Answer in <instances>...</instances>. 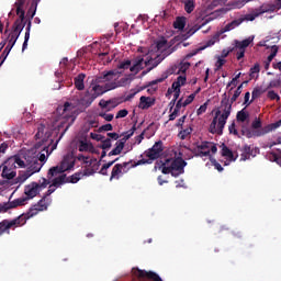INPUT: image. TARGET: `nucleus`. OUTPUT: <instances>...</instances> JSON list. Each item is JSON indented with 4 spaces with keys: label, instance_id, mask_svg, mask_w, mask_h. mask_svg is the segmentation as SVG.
Instances as JSON below:
<instances>
[{
    "label": "nucleus",
    "instance_id": "obj_36",
    "mask_svg": "<svg viewBox=\"0 0 281 281\" xmlns=\"http://www.w3.org/2000/svg\"><path fill=\"white\" fill-rule=\"evenodd\" d=\"M63 169L60 168V165L52 167L48 172L47 177L48 179H52L53 177H58V175H63Z\"/></svg>",
    "mask_w": 281,
    "mask_h": 281
},
{
    "label": "nucleus",
    "instance_id": "obj_19",
    "mask_svg": "<svg viewBox=\"0 0 281 281\" xmlns=\"http://www.w3.org/2000/svg\"><path fill=\"white\" fill-rule=\"evenodd\" d=\"M52 136V133L47 131L45 124L41 123L37 127V133L35 134L36 139H42V144H45Z\"/></svg>",
    "mask_w": 281,
    "mask_h": 281
},
{
    "label": "nucleus",
    "instance_id": "obj_37",
    "mask_svg": "<svg viewBox=\"0 0 281 281\" xmlns=\"http://www.w3.org/2000/svg\"><path fill=\"white\" fill-rule=\"evenodd\" d=\"M187 81L188 79L186 78V75H180L172 83V89H181V87H183Z\"/></svg>",
    "mask_w": 281,
    "mask_h": 281
},
{
    "label": "nucleus",
    "instance_id": "obj_27",
    "mask_svg": "<svg viewBox=\"0 0 281 281\" xmlns=\"http://www.w3.org/2000/svg\"><path fill=\"white\" fill-rule=\"evenodd\" d=\"M251 43H254V36H249L248 38H246L244 41H236L235 47H236V49H243L245 52V49H247V47H249V45H251Z\"/></svg>",
    "mask_w": 281,
    "mask_h": 281
},
{
    "label": "nucleus",
    "instance_id": "obj_18",
    "mask_svg": "<svg viewBox=\"0 0 281 281\" xmlns=\"http://www.w3.org/2000/svg\"><path fill=\"white\" fill-rule=\"evenodd\" d=\"M111 83H105L104 86H100V83H97L92 87L91 93L94 95V99L100 98V95H104L106 91H113V88H110Z\"/></svg>",
    "mask_w": 281,
    "mask_h": 281
},
{
    "label": "nucleus",
    "instance_id": "obj_56",
    "mask_svg": "<svg viewBox=\"0 0 281 281\" xmlns=\"http://www.w3.org/2000/svg\"><path fill=\"white\" fill-rule=\"evenodd\" d=\"M261 93H265V91H262V89L260 88H254L252 92H251V98L252 100H258V98H260Z\"/></svg>",
    "mask_w": 281,
    "mask_h": 281
},
{
    "label": "nucleus",
    "instance_id": "obj_54",
    "mask_svg": "<svg viewBox=\"0 0 281 281\" xmlns=\"http://www.w3.org/2000/svg\"><path fill=\"white\" fill-rule=\"evenodd\" d=\"M25 23H21V22H14L12 25V30L13 32H19V34H21L25 27Z\"/></svg>",
    "mask_w": 281,
    "mask_h": 281
},
{
    "label": "nucleus",
    "instance_id": "obj_51",
    "mask_svg": "<svg viewBox=\"0 0 281 281\" xmlns=\"http://www.w3.org/2000/svg\"><path fill=\"white\" fill-rule=\"evenodd\" d=\"M210 146H212V143L210 142H202L201 145H198L199 150H202V153H207L209 151V157L210 155Z\"/></svg>",
    "mask_w": 281,
    "mask_h": 281
},
{
    "label": "nucleus",
    "instance_id": "obj_24",
    "mask_svg": "<svg viewBox=\"0 0 281 281\" xmlns=\"http://www.w3.org/2000/svg\"><path fill=\"white\" fill-rule=\"evenodd\" d=\"M126 145V139L122 138L120 140L116 142L115 144V148L112 149L109 154L108 157H113L115 155H121L122 150H124V146Z\"/></svg>",
    "mask_w": 281,
    "mask_h": 281
},
{
    "label": "nucleus",
    "instance_id": "obj_14",
    "mask_svg": "<svg viewBox=\"0 0 281 281\" xmlns=\"http://www.w3.org/2000/svg\"><path fill=\"white\" fill-rule=\"evenodd\" d=\"M258 153H260L258 147L252 148L251 145H244L241 148L240 161H247L248 159H251V157H256Z\"/></svg>",
    "mask_w": 281,
    "mask_h": 281
},
{
    "label": "nucleus",
    "instance_id": "obj_9",
    "mask_svg": "<svg viewBox=\"0 0 281 281\" xmlns=\"http://www.w3.org/2000/svg\"><path fill=\"white\" fill-rule=\"evenodd\" d=\"M133 276L137 278L140 281H164L157 272L148 271V270H142L139 268H133L132 269Z\"/></svg>",
    "mask_w": 281,
    "mask_h": 281
},
{
    "label": "nucleus",
    "instance_id": "obj_53",
    "mask_svg": "<svg viewBox=\"0 0 281 281\" xmlns=\"http://www.w3.org/2000/svg\"><path fill=\"white\" fill-rule=\"evenodd\" d=\"M178 69L180 74H186L188 69H190V63L189 61H181L178 64Z\"/></svg>",
    "mask_w": 281,
    "mask_h": 281
},
{
    "label": "nucleus",
    "instance_id": "obj_6",
    "mask_svg": "<svg viewBox=\"0 0 281 281\" xmlns=\"http://www.w3.org/2000/svg\"><path fill=\"white\" fill-rule=\"evenodd\" d=\"M260 16L259 9H255L251 13L240 15L238 19L233 20L231 23L226 24L221 29V34H225V32H232V30H236V27L243 25L245 21H256Z\"/></svg>",
    "mask_w": 281,
    "mask_h": 281
},
{
    "label": "nucleus",
    "instance_id": "obj_2",
    "mask_svg": "<svg viewBox=\"0 0 281 281\" xmlns=\"http://www.w3.org/2000/svg\"><path fill=\"white\" fill-rule=\"evenodd\" d=\"M41 212L34 204L29 209L26 213H23L19 215L18 217L13 220H3L0 222V236H3V234H10V229H16V227H23L30 218H34Z\"/></svg>",
    "mask_w": 281,
    "mask_h": 281
},
{
    "label": "nucleus",
    "instance_id": "obj_25",
    "mask_svg": "<svg viewBox=\"0 0 281 281\" xmlns=\"http://www.w3.org/2000/svg\"><path fill=\"white\" fill-rule=\"evenodd\" d=\"M75 166L76 160L64 158L59 165V168H61V172H67V170H72Z\"/></svg>",
    "mask_w": 281,
    "mask_h": 281
},
{
    "label": "nucleus",
    "instance_id": "obj_43",
    "mask_svg": "<svg viewBox=\"0 0 281 281\" xmlns=\"http://www.w3.org/2000/svg\"><path fill=\"white\" fill-rule=\"evenodd\" d=\"M173 27L175 30H184L186 27V18H177L176 21L173 22Z\"/></svg>",
    "mask_w": 281,
    "mask_h": 281
},
{
    "label": "nucleus",
    "instance_id": "obj_22",
    "mask_svg": "<svg viewBox=\"0 0 281 281\" xmlns=\"http://www.w3.org/2000/svg\"><path fill=\"white\" fill-rule=\"evenodd\" d=\"M38 3H41V0H32L31 1V7L26 12V18L29 19L26 24L31 23L32 24V19L36 15V10L38 8Z\"/></svg>",
    "mask_w": 281,
    "mask_h": 281
},
{
    "label": "nucleus",
    "instance_id": "obj_5",
    "mask_svg": "<svg viewBox=\"0 0 281 281\" xmlns=\"http://www.w3.org/2000/svg\"><path fill=\"white\" fill-rule=\"evenodd\" d=\"M260 16L259 9H255L251 13L240 15L238 19L233 20L231 23L226 24L221 29V34H225V32H232V30H236V27L243 25L245 21H256Z\"/></svg>",
    "mask_w": 281,
    "mask_h": 281
},
{
    "label": "nucleus",
    "instance_id": "obj_13",
    "mask_svg": "<svg viewBox=\"0 0 281 281\" xmlns=\"http://www.w3.org/2000/svg\"><path fill=\"white\" fill-rule=\"evenodd\" d=\"M172 74H176L179 76V64L171 65L162 75L160 78L153 80L149 82V87H153V85H159V82H164V80H167L169 76H172Z\"/></svg>",
    "mask_w": 281,
    "mask_h": 281
},
{
    "label": "nucleus",
    "instance_id": "obj_57",
    "mask_svg": "<svg viewBox=\"0 0 281 281\" xmlns=\"http://www.w3.org/2000/svg\"><path fill=\"white\" fill-rule=\"evenodd\" d=\"M256 74H260V64H255V66L250 68V78H256Z\"/></svg>",
    "mask_w": 281,
    "mask_h": 281
},
{
    "label": "nucleus",
    "instance_id": "obj_4",
    "mask_svg": "<svg viewBox=\"0 0 281 281\" xmlns=\"http://www.w3.org/2000/svg\"><path fill=\"white\" fill-rule=\"evenodd\" d=\"M188 166V162L183 160V158H167L165 162L161 164V172L162 175H171V177H180V175H183L186 172V167Z\"/></svg>",
    "mask_w": 281,
    "mask_h": 281
},
{
    "label": "nucleus",
    "instance_id": "obj_59",
    "mask_svg": "<svg viewBox=\"0 0 281 281\" xmlns=\"http://www.w3.org/2000/svg\"><path fill=\"white\" fill-rule=\"evenodd\" d=\"M267 98H269V100H277V102H280V94L273 90L268 91Z\"/></svg>",
    "mask_w": 281,
    "mask_h": 281
},
{
    "label": "nucleus",
    "instance_id": "obj_15",
    "mask_svg": "<svg viewBox=\"0 0 281 281\" xmlns=\"http://www.w3.org/2000/svg\"><path fill=\"white\" fill-rule=\"evenodd\" d=\"M259 14H267L276 12V10H281V0H276L274 3H263L259 8Z\"/></svg>",
    "mask_w": 281,
    "mask_h": 281
},
{
    "label": "nucleus",
    "instance_id": "obj_26",
    "mask_svg": "<svg viewBox=\"0 0 281 281\" xmlns=\"http://www.w3.org/2000/svg\"><path fill=\"white\" fill-rule=\"evenodd\" d=\"M127 85H131V78L123 77L120 80L116 79V81L110 83V89H119V87H126Z\"/></svg>",
    "mask_w": 281,
    "mask_h": 281
},
{
    "label": "nucleus",
    "instance_id": "obj_12",
    "mask_svg": "<svg viewBox=\"0 0 281 281\" xmlns=\"http://www.w3.org/2000/svg\"><path fill=\"white\" fill-rule=\"evenodd\" d=\"M41 193L40 186L37 182H31L24 187V199L26 201H32L35 196H38Z\"/></svg>",
    "mask_w": 281,
    "mask_h": 281
},
{
    "label": "nucleus",
    "instance_id": "obj_1",
    "mask_svg": "<svg viewBox=\"0 0 281 281\" xmlns=\"http://www.w3.org/2000/svg\"><path fill=\"white\" fill-rule=\"evenodd\" d=\"M221 109L216 110L215 116L210 125V133L213 135L216 133L217 135H223V128H225L227 119L232 115V104L229 103V99H223L221 101Z\"/></svg>",
    "mask_w": 281,
    "mask_h": 281
},
{
    "label": "nucleus",
    "instance_id": "obj_52",
    "mask_svg": "<svg viewBox=\"0 0 281 281\" xmlns=\"http://www.w3.org/2000/svg\"><path fill=\"white\" fill-rule=\"evenodd\" d=\"M279 49L280 47H278V45L271 46V54L267 58L269 63H271L276 58V56H278Z\"/></svg>",
    "mask_w": 281,
    "mask_h": 281
},
{
    "label": "nucleus",
    "instance_id": "obj_61",
    "mask_svg": "<svg viewBox=\"0 0 281 281\" xmlns=\"http://www.w3.org/2000/svg\"><path fill=\"white\" fill-rule=\"evenodd\" d=\"M131 59H127L125 61H121L119 65H117V69H131Z\"/></svg>",
    "mask_w": 281,
    "mask_h": 281
},
{
    "label": "nucleus",
    "instance_id": "obj_46",
    "mask_svg": "<svg viewBox=\"0 0 281 281\" xmlns=\"http://www.w3.org/2000/svg\"><path fill=\"white\" fill-rule=\"evenodd\" d=\"M193 157H210V151H203L199 149V146L196 148L190 149Z\"/></svg>",
    "mask_w": 281,
    "mask_h": 281
},
{
    "label": "nucleus",
    "instance_id": "obj_31",
    "mask_svg": "<svg viewBox=\"0 0 281 281\" xmlns=\"http://www.w3.org/2000/svg\"><path fill=\"white\" fill-rule=\"evenodd\" d=\"M41 168H43V164L38 162V160H34L26 171L32 176L36 175V172H41Z\"/></svg>",
    "mask_w": 281,
    "mask_h": 281
},
{
    "label": "nucleus",
    "instance_id": "obj_47",
    "mask_svg": "<svg viewBox=\"0 0 281 281\" xmlns=\"http://www.w3.org/2000/svg\"><path fill=\"white\" fill-rule=\"evenodd\" d=\"M29 177H32L30 171L26 170V171L20 172L16 178V183H25Z\"/></svg>",
    "mask_w": 281,
    "mask_h": 281
},
{
    "label": "nucleus",
    "instance_id": "obj_30",
    "mask_svg": "<svg viewBox=\"0 0 281 281\" xmlns=\"http://www.w3.org/2000/svg\"><path fill=\"white\" fill-rule=\"evenodd\" d=\"M10 166H19V168H25V161L21 159V156L14 155L8 158Z\"/></svg>",
    "mask_w": 281,
    "mask_h": 281
},
{
    "label": "nucleus",
    "instance_id": "obj_11",
    "mask_svg": "<svg viewBox=\"0 0 281 281\" xmlns=\"http://www.w3.org/2000/svg\"><path fill=\"white\" fill-rule=\"evenodd\" d=\"M161 153H164V142L158 140L151 148L145 151V157L155 161V159H159L161 157Z\"/></svg>",
    "mask_w": 281,
    "mask_h": 281
},
{
    "label": "nucleus",
    "instance_id": "obj_44",
    "mask_svg": "<svg viewBox=\"0 0 281 281\" xmlns=\"http://www.w3.org/2000/svg\"><path fill=\"white\" fill-rule=\"evenodd\" d=\"M207 23H210V20H205L201 25L199 26H193L192 29L189 30V32L187 33L186 38H190V36H192L194 33L199 32V30H201V27H203L204 25H207Z\"/></svg>",
    "mask_w": 281,
    "mask_h": 281
},
{
    "label": "nucleus",
    "instance_id": "obj_3",
    "mask_svg": "<svg viewBox=\"0 0 281 281\" xmlns=\"http://www.w3.org/2000/svg\"><path fill=\"white\" fill-rule=\"evenodd\" d=\"M57 114L60 115L61 120H65L66 122H69L66 125L65 131L60 134L59 138L56 140V144L52 145L50 151H49V146L45 145L43 147V150H45L47 153V155H52V153H54V150H56L58 143L60 142V139H63V135H65V133H67V131L69 130V126H71V124H74V122H76V116L74 115V113L76 112V106L69 102H65L64 105H59L57 108Z\"/></svg>",
    "mask_w": 281,
    "mask_h": 281
},
{
    "label": "nucleus",
    "instance_id": "obj_35",
    "mask_svg": "<svg viewBox=\"0 0 281 281\" xmlns=\"http://www.w3.org/2000/svg\"><path fill=\"white\" fill-rule=\"evenodd\" d=\"M32 30V23L29 22L26 24V29H25V35H24V43L22 45V52H25V49H27V43L30 41V32Z\"/></svg>",
    "mask_w": 281,
    "mask_h": 281
},
{
    "label": "nucleus",
    "instance_id": "obj_39",
    "mask_svg": "<svg viewBox=\"0 0 281 281\" xmlns=\"http://www.w3.org/2000/svg\"><path fill=\"white\" fill-rule=\"evenodd\" d=\"M115 161H120V158H116L112 161L104 164L102 166V168L100 169L99 175H103V177H106V175H109V171H108L109 168H111V166H113V164H115Z\"/></svg>",
    "mask_w": 281,
    "mask_h": 281
},
{
    "label": "nucleus",
    "instance_id": "obj_32",
    "mask_svg": "<svg viewBox=\"0 0 281 281\" xmlns=\"http://www.w3.org/2000/svg\"><path fill=\"white\" fill-rule=\"evenodd\" d=\"M180 3H183L187 14H192V12H194V0H180Z\"/></svg>",
    "mask_w": 281,
    "mask_h": 281
},
{
    "label": "nucleus",
    "instance_id": "obj_16",
    "mask_svg": "<svg viewBox=\"0 0 281 281\" xmlns=\"http://www.w3.org/2000/svg\"><path fill=\"white\" fill-rule=\"evenodd\" d=\"M16 177V166L10 165V161L7 160L3 165L2 169V178L3 179H14Z\"/></svg>",
    "mask_w": 281,
    "mask_h": 281
},
{
    "label": "nucleus",
    "instance_id": "obj_17",
    "mask_svg": "<svg viewBox=\"0 0 281 281\" xmlns=\"http://www.w3.org/2000/svg\"><path fill=\"white\" fill-rule=\"evenodd\" d=\"M77 159H78V161H81L82 166H85L87 168H91L92 166H97V168H100V161H98L97 158H91L89 156L78 154Z\"/></svg>",
    "mask_w": 281,
    "mask_h": 281
},
{
    "label": "nucleus",
    "instance_id": "obj_58",
    "mask_svg": "<svg viewBox=\"0 0 281 281\" xmlns=\"http://www.w3.org/2000/svg\"><path fill=\"white\" fill-rule=\"evenodd\" d=\"M111 146H112L111 138H105L104 140H102L100 148H102V150H109Z\"/></svg>",
    "mask_w": 281,
    "mask_h": 281
},
{
    "label": "nucleus",
    "instance_id": "obj_34",
    "mask_svg": "<svg viewBox=\"0 0 281 281\" xmlns=\"http://www.w3.org/2000/svg\"><path fill=\"white\" fill-rule=\"evenodd\" d=\"M222 157H228L229 161H236V158L234 157V151H232L229 147L225 146V144L222 145Z\"/></svg>",
    "mask_w": 281,
    "mask_h": 281
},
{
    "label": "nucleus",
    "instance_id": "obj_48",
    "mask_svg": "<svg viewBox=\"0 0 281 281\" xmlns=\"http://www.w3.org/2000/svg\"><path fill=\"white\" fill-rule=\"evenodd\" d=\"M240 93H243V83L237 87L233 97L231 98V106L234 104V102H236V100H238V98H240Z\"/></svg>",
    "mask_w": 281,
    "mask_h": 281
},
{
    "label": "nucleus",
    "instance_id": "obj_40",
    "mask_svg": "<svg viewBox=\"0 0 281 281\" xmlns=\"http://www.w3.org/2000/svg\"><path fill=\"white\" fill-rule=\"evenodd\" d=\"M82 179V171L75 172L72 176L67 177V183H78Z\"/></svg>",
    "mask_w": 281,
    "mask_h": 281
},
{
    "label": "nucleus",
    "instance_id": "obj_29",
    "mask_svg": "<svg viewBox=\"0 0 281 281\" xmlns=\"http://www.w3.org/2000/svg\"><path fill=\"white\" fill-rule=\"evenodd\" d=\"M85 78H87V75L82 72L75 77V87L78 91H85Z\"/></svg>",
    "mask_w": 281,
    "mask_h": 281
},
{
    "label": "nucleus",
    "instance_id": "obj_55",
    "mask_svg": "<svg viewBox=\"0 0 281 281\" xmlns=\"http://www.w3.org/2000/svg\"><path fill=\"white\" fill-rule=\"evenodd\" d=\"M192 133V127H189V128H186V130H182L179 132L178 136L181 138V139H186L189 135H191Z\"/></svg>",
    "mask_w": 281,
    "mask_h": 281
},
{
    "label": "nucleus",
    "instance_id": "obj_49",
    "mask_svg": "<svg viewBox=\"0 0 281 281\" xmlns=\"http://www.w3.org/2000/svg\"><path fill=\"white\" fill-rule=\"evenodd\" d=\"M10 52H12V46L7 45L0 56V67H1V65H3V63H5V58H8V56L10 55Z\"/></svg>",
    "mask_w": 281,
    "mask_h": 281
},
{
    "label": "nucleus",
    "instance_id": "obj_50",
    "mask_svg": "<svg viewBox=\"0 0 281 281\" xmlns=\"http://www.w3.org/2000/svg\"><path fill=\"white\" fill-rule=\"evenodd\" d=\"M262 128V121L256 117L251 123L250 131H260Z\"/></svg>",
    "mask_w": 281,
    "mask_h": 281
},
{
    "label": "nucleus",
    "instance_id": "obj_23",
    "mask_svg": "<svg viewBox=\"0 0 281 281\" xmlns=\"http://www.w3.org/2000/svg\"><path fill=\"white\" fill-rule=\"evenodd\" d=\"M144 65H146V63H144V57L138 56L134 59V64L131 66L130 71H132V74H138L144 69Z\"/></svg>",
    "mask_w": 281,
    "mask_h": 281
},
{
    "label": "nucleus",
    "instance_id": "obj_7",
    "mask_svg": "<svg viewBox=\"0 0 281 281\" xmlns=\"http://www.w3.org/2000/svg\"><path fill=\"white\" fill-rule=\"evenodd\" d=\"M120 76H122V72L117 69L103 71L100 76L95 77L94 82L95 85H111L112 82H117V80H120Z\"/></svg>",
    "mask_w": 281,
    "mask_h": 281
},
{
    "label": "nucleus",
    "instance_id": "obj_63",
    "mask_svg": "<svg viewBox=\"0 0 281 281\" xmlns=\"http://www.w3.org/2000/svg\"><path fill=\"white\" fill-rule=\"evenodd\" d=\"M99 117H102L103 120H105V122H113V114H106L105 112H100L99 113Z\"/></svg>",
    "mask_w": 281,
    "mask_h": 281
},
{
    "label": "nucleus",
    "instance_id": "obj_64",
    "mask_svg": "<svg viewBox=\"0 0 281 281\" xmlns=\"http://www.w3.org/2000/svg\"><path fill=\"white\" fill-rule=\"evenodd\" d=\"M228 131L232 135H236V137H240V135L238 134V130H236V123L233 122L229 126H228Z\"/></svg>",
    "mask_w": 281,
    "mask_h": 281
},
{
    "label": "nucleus",
    "instance_id": "obj_45",
    "mask_svg": "<svg viewBox=\"0 0 281 281\" xmlns=\"http://www.w3.org/2000/svg\"><path fill=\"white\" fill-rule=\"evenodd\" d=\"M45 199H47V196H44L35 204V207L38 209L41 212H45V210L49 207V203L45 202Z\"/></svg>",
    "mask_w": 281,
    "mask_h": 281
},
{
    "label": "nucleus",
    "instance_id": "obj_8",
    "mask_svg": "<svg viewBox=\"0 0 281 281\" xmlns=\"http://www.w3.org/2000/svg\"><path fill=\"white\" fill-rule=\"evenodd\" d=\"M273 131V127L271 124L261 127L260 131H251L249 126L241 125L240 133L244 137H247V139H251V137H262L263 135H267V133H271Z\"/></svg>",
    "mask_w": 281,
    "mask_h": 281
},
{
    "label": "nucleus",
    "instance_id": "obj_33",
    "mask_svg": "<svg viewBox=\"0 0 281 281\" xmlns=\"http://www.w3.org/2000/svg\"><path fill=\"white\" fill-rule=\"evenodd\" d=\"M79 153H93V145L85 142V140H80L79 142V147H78Z\"/></svg>",
    "mask_w": 281,
    "mask_h": 281
},
{
    "label": "nucleus",
    "instance_id": "obj_41",
    "mask_svg": "<svg viewBox=\"0 0 281 281\" xmlns=\"http://www.w3.org/2000/svg\"><path fill=\"white\" fill-rule=\"evenodd\" d=\"M64 183H67V175H60L59 177L53 179L54 188H58V186H63Z\"/></svg>",
    "mask_w": 281,
    "mask_h": 281
},
{
    "label": "nucleus",
    "instance_id": "obj_21",
    "mask_svg": "<svg viewBox=\"0 0 281 281\" xmlns=\"http://www.w3.org/2000/svg\"><path fill=\"white\" fill-rule=\"evenodd\" d=\"M95 97L92 92L86 91L85 94L79 99V104L81 106L89 108L90 104H93Z\"/></svg>",
    "mask_w": 281,
    "mask_h": 281
},
{
    "label": "nucleus",
    "instance_id": "obj_10",
    "mask_svg": "<svg viewBox=\"0 0 281 281\" xmlns=\"http://www.w3.org/2000/svg\"><path fill=\"white\" fill-rule=\"evenodd\" d=\"M23 205H27V199H25L24 195L13 201L0 203V214H5V212L15 210V207H23Z\"/></svg>",
    "mask_w": 281,
    "mask_h": 281
},
{
    "label": "nucleus",
    "instance_id": "obj_42",
    "mask_svg": "<svg viewBox=\"0 0 281 281\" xmlns=\"http://www.w3.org/2000/svg\"><path fill=\"white\" fill-rule=\"evenodd\" d=\"M236 120L237 122H247V120H249V112L245 111V108L237 112V115H236Z\"/></svg>",
    "mask_w": 281,
    "mask_h": 281
},
{
    "label": "nucleus",
    "instance_id": "obj_62",
    "mask_svg": "<svg viewBox=\"0 0 281 281\" xmlns=\"http://www.w3.org/2000/svg\"><path fill=\"white\" fill-rule=\"evenodd\" d=\"M14 5L16 8V14H19V12H21V10H23V7L25 5V0H16Z\"/></svg>",
    "mask_w": 281,
    "mask_h": 281
},
{
    "label": "nucleus",
    "instance_id": "obj_20",
    "mask_svg": "<svg viewBox=\"0 0 281 281\" xmlns=\"http://www.w3.org/2000/svg\"><path fill=\"white\" fill-rule=\"evenodd\" d=\"M155 98L151 97H140L139 98V104L138 108L142 109L143 111H146L150 109V106H155Z\"/></svg>",
    "mask_w": 281,
    "mask_h": 281
},
{
    "label": "nucleus",
    "instance_id": "obj_60",
    "mask_svg": "<svg viewBox=\"0 0 281 281\" xmlns=\"http://www.w3.org/2000/svg\"><path fill=\"white\" fill-rule=\"evenodd\" d=\"M16 15L19 16V19L15 20V23L27 24V22H25V10H21L19 13H16Z\"/></svg>",
    "mask_w": 281,
    "mask_h": 281
},
{
    "label": "nucleus",
    "instance_id": "obj_38",
    "mask_svg": "<svg viewBox=\"0 0 281 281\" xmlns=\"http://www.w3.org/2000/svg\"><path fill=\"white\" fill-rule=\"evenodd\" d=\"M98 166L92 165L91 167H85V169L81 171L82 177H91L95 175V171L98 170Z\"/></svg>",
    "mask_w": 281,
    "mask_h": 281
},
{
    "label": "nucleus",
    "instance_id": "obj_28",
    "mask_svg": "<svg viewBox=\"0 0 281 281\" xmlns=\"http://www.w3.org/2000/svg\"><path fill=\"white\" fill-rule=\"evenodd\" d=\"M124 176V172L122 171V165H115L112 168L110 181H113V179L120 180L121 177Z\"/></svg>",
    "mask_w": 281,
    "mask_h": 281
}]
</instances>
